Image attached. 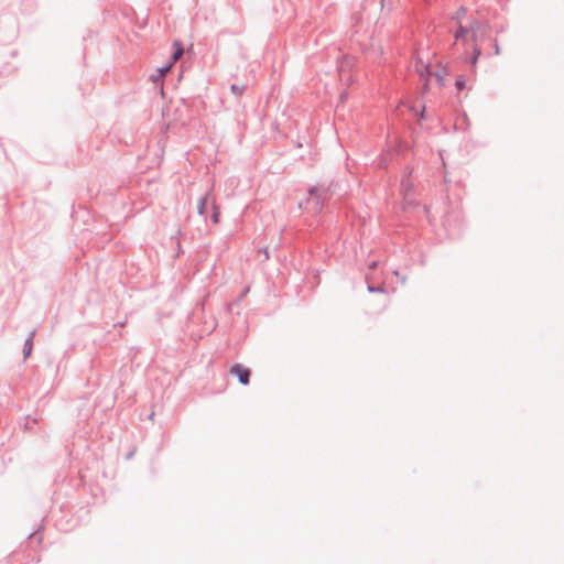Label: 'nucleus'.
I'll return each mask as SVG.
<instances>
[{"instance_id":"obj_1","label":"nucleus","mask_w":564,"mask_h":564,"mask_svg":"<svg viewBox=\"0 0 564 564\" xmlns=\"http://www.w3.org/2000/svg\"><path fill=\"white\" fill-rule=\"evenodd\" d=\"M230 373L235 375L240 383L248 384L249 383V377H250V370L246 368L245 366L240 364H236L230 368Z\"/></svg>"},{"instance_id":"obj_2","label":"nucleus","mask_w":564,"mask_h":564,"mask_svg":"<svg viewBox=\"0 0 564 564\" xmlns=\"http://www.w3.org/2000/svg\"><path fill=\"white\" fill-rule=\"evenodd\" d=\"M426 72H427L429 77L425 79L424 89H427L432 78L435 79V82L438 84V86L444 85V77L447 74L445 69L435 72V73H431L429 69Z\"/></svg>"},{"instance_id":"obj_3","label":"nucleus","mask_w":564,"mask_h":564,"mask_svg":"<svg viewBox=\"0 0 564 564\" xmlns=\"http://www.w3.org/2000/svg\"><path fill=\"white\" fill-rule=\"evenodd\" d=\"M173 45L175 47V51H174V53L172 55V62H171L172 65L174 63H176L182 57V55L184 53V48H183V45H182L181 42L175 41Z\"/></svg>"},{"instance_id":"obj_4","label":"nucleus","mask_w":564,"mask_h":564,"mask_svg":"<svg viewBox=\"0 0 564 564\" xmlns=\"http://www.w3.org/2000/svg\"><path fill=\"white\" fill-rule=\"evenodd\" d=\"M245 87L242 85H231V91L237 95L241 96L243 94Z\"/></svg>"},{"instance_id":"obj_5","label":"nucleus","mask_w":564,"mask_h":564,"mask_svg":"<svg viewBox=\"0 0 564 564\" xmlns=\"http://www.w3.org/2000/svg\"><path fill=\"white\" fill-rule=\"evenodd\" d=\"M468 32H469L468 30H466L465 28L459 25V29L455 34L456 40L458 41L459 39L464 37Z\"/></svg>"},{"instance_id":"obj_6","label":"nucleus","mask_w":564,"mask_h":564,"mask_svg":"<svg viewBox=\"0 0 564 564\" xmlns=\"http://www.w3.org/2000/svg\"><path fill=\"white\" fill-rule=\"evenodd\" d=\"M171 67H172V64L170 63L169 65L159 68L158 69L159 77L165 76L170 72Z\"/></svg>"},{"instance_id":"obj_7","label":"nucleus","mask_w":564,"mask_h":564,"mask_svg":"<svg viewBox=\"0 0 564 564\" xmlns=\"http://www.w3.org/2000/svg\"><path fill=\"white\" fill-rule=\"evenodd\" d=\"M206 205H207V200H206V198H203L198 206V213L200 215H203L205 213Z\"/></svg>"},{"instance_id":"obj_8","label":"nucleus","mask_w":564,"mask_h":564,"mask_svg":"<svg viewBox=\"0 0 564 564\" xmlns=\"http://www.w3.org/2000/svg\"><path fill=\"white\" fill-rule=\"evenodd\" d=\"M31 350H32V343H31V339H29V340L26 341V344H25L24 357L30 356Z\"/></svg>"},{"instance_id":"obj_9","label":"nucleus","mask_w":564,"mask_h":564,"mask_svg":"<svg viewBox=\"0 0 564 564\" xmlns=\"http://www.w3.org/2000/svg\"><path fill=\"white\" fill-rule=\"evenodd\" d=\"M219 215H220L219 210L216 207H214V214H213V223L214 224H218Z\"/></svg>"},{"instance_id":"obj_10","label":"nucleus","mask_w":564,"mask_h":564,"mask_svg":"<svg viewBox=\"0 0 564 564\" xmlns=\"http://www.w3.org/2000/svg\"><path fill=\"white\" fill-rule=\"evenodd\" d=\"M456 86L458 89H463L465 87V83L463 79H457L456 80Z\"/></svg>"},{"instance_id":"obj_11","label":"nucleus","mask_w":564,"mask_h":564,"mask_svg":"<svg viewBox=\"0 0 564 564\" xmlns=\"http://www.w3.org/2000/svg\"><path fill=\"white\" fill-rule=\"evenodd\" d=\"M161 78H162V77H159V74H158V75H153V76L151 77V79H152L153 82H156V80H159V79H161Z\"/></svg>"},{"instance_id":"obj_12","label":"nucleus","mask_w":564,"mask_h":564,"mask_svg":"<svg viewBox=\"0 0 564 564\" xmlns=\"http://www.w3.org/2000/svg\"><path fill=\"white\" fill-rule=\"evenodd\" d=\"M479 53H480L479 51H476V54H475L474 59H473V64H475V63H476V61H477V57H478Z\"/></svg>"},{"instance_id":"obj_13","label":"nucleus","mask_w":564,"mask_h":564,"mask_svg":"<svg viewBox=\"0 0 564 564\" xmlns=\"http://www.w3.org/2000/svg\"><path fill=\"white\" fill-rule=\"evenodd\" d=\"M495 53H496L497 55H498V54H500V47H499V45H497V44H496V46H495Z\"/></svg>"},{"instance_id":"obj_14","label":"nucleus","mask_w":564,"mask_h":564,"mask_svg":"<svg viewBox=\"0 0 564 564\" xmlns=\"http://www.w3.org/2000/svg\"><path fill=\"white\" fill-rule=\"evenodd\" d=\"M470 31L473 33V39H475L476 37V30L473 28Z\"/></svg>"}]
</instances>
